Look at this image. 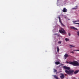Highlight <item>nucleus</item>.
I'll return each instance as SVG.
<instances>
[{
    "instance_id": "1",
    "label": "nucleus",
    "mask_w": 79,
    "mask_h": 79,
    "mask_svg": "<svg viewBox=\"0 0 79 79\" xmlns=\"http://www.w3.org/2000/svg\"><path fill=\"white\" fill-rule=\"evenodd\" d=\"M63 68L64 69H65V73H67V74H65V75H67V74H69V75H72V74H73V72H74V70H70L69 71L68 70H69V69H70L69 67L64 66H63Z\"/></svg>"
},
{
    "instance_id": "2",
    "label": "nucleus",
    "mask_w": 79,
    "mask_h": 79,
    "mask_svg": "<svg viewBox=\"0 0 79 79\" xmlns=\"http://www.w3.org/2000/svg\"><path fill=\"white\" fill-rule=\"evenodd\" d=\"M67 63H69V64H72V65H73L74 66H79V63L77 61H74V62L69 61L68 62V61L66 62Z\"/></svg>"
},
{
    "instance_id": "3",
    "label": "nucleus",
    "mask_w": 79,
    "mask_h": 79,
    "mask_svg": "<svg viewBox=\"0 0 79 79\" xmlns=\"http://www.w3.org/2000/svg\"><path fill=\"white\" fill-rule=\"evenodd\" d=\"M59 32L61 34H66V31L65 30L62 28H61L60 30H59Z\"/></svg>"
},
{
    "instance_id": "4",
    "label": "nucleus",
    "mask_w": 79,
    "mask_h": 79,
    "mask_svg": "<svg viewBox=\"0 0 79 79\" xmlns=\"http://www.w3.org/2000/svg\"><path fill=\"white\" fill-rule=\"evenodd\" d=\"M58 19H59V22L60 23L61 26H62V27H65V25H64L63 23L61 22V19L60 18V17L59 16L58 17Z\"/></svg>"
},
{
    "instance_id": "5",
    "label": "nucleus",
    "mask_w": 79,
    "mask_h": 79,
    "mask_svg": "<svg viewBox=\"0 0 79 79\" xmlns=\"http://www.w3.org/2000/svg\"><path fill=\"white\" fill-rule=\"evenodd\" d=\"M53 36L54 37H60L61 36L59 34L55 33L53 35Z\"/></svg>"
},
{
    "instance_id": "6",
    "label": "nucleus",
    "mask_w": 79,
    "mask_h": 79,
    "mask_svg": "<svg viewBox=\"0 0 79 79\" xmlns=\"http://www.w3.org/2000/svg\"><path fill=\"white\" fill-rule=\"evenodd\" d=\"M72 22H73V24H78L79 25V23H76V22H79V20H77L76 21H73Z\"/></svg>"
},
{
    "instance_id": "7",
    "label": "nucleus",
    "mask_w": 79,
    "mask_h": 79,
    "mask_svg": "<svg viewBox=\"0 0 79 79\" xmlns=\"http://www.w3.org/2000/svg\"><path fill=\"white\" fill-rule=\"evenodd\" d=\"M61 76H60V77L61 78V79H63L64 78V74L61 73Z\"/></svg>"
},
{
    "instance_id": "8",
    "label": "nucleus",
    "mask_w": 79,
    "mask_h": 79,
    "mask_svg": "<svg viewBox=\"0 0 79 79\" xmlns=\"http://www.w3.org/2000/svg\"><path fill=\"white\" fill-rule=\"evenodd\" d=\"M67 11H68V10L65 7L62 10V11L63 12H64V13H66V12H67Z\"/></svg>"
},
{
    "instance_id": "9",
    "label": "nucleus",
    "mask_w": 79,
    "mask_h": 79,
    "mask_svg": "<svg viewBox=\"0 0 79 79\" xmlns=\"http://www.w3.org/2000/svg\"><path fill=\"white\" fill-rule=\"evenodd\" d=\"M52 31H53V32H57L58 29H57V28H56L55 29H54L52 30Z\"/></svg>"
},
{
    "instance_id": "10",
    "label": "nucleus",
    "mask_w": 79,
    "mask_h": 79,
    "mask_svg": "<svg viewBox=\"0 0 79 79\" xmlns=\"http://www.w3.org/2000/svg\"><path fill=\"white\" fill-rule=\"evenodd\" d=\"M70 28L71 29H74V30H77H77H78L76 28L73 26L71 27Z\"/></svg>"
},
{
    "instance_id": "11",
    "label": "nucleus",
    "mask_w": 79,
    "mask_h": 79,
    "mask_svg": "<svg viewBox=\"0 0 79 79\" xmlns=\"http://www.w3.org/2000/svg\"><path fill=\"white\" fill-rule=\"evenodd\" d=\"M68 54H65L64 55L65 60H66V59L67 58V57H68Z\"/></svg>"
},
{
    "instance_id": "12",
    "label": "nucleus",
    "mask_w": 79,
    "mask_h": 79,
    "mask_svg": "<svg viewBox=\"0 0 79 79\" xmlns=\"http://www.w3.org/2000/svg\"><path fill=\"white\" fill-rule=\"evenodd\" d=\"M75 47L74 45H69V48H73V47Z\"/></svg>"
},
{
    "instance_id": "13",
    "label": "nucleus",
    "mask_w": 79,
    "mask_h": 79,
    "mask_svg": "<svg viewBox=\"0 0 79 79\" xmlns=\"http://www.w3.org/2000/svg\"><path fill=\"white\" fill-rule=\"evenodd\" d=\"M55 64H56L58 65V64H60V62H58L56 61L55 63Z\"/></svg>"
},
{
    "instance_id": "14",
    "label": "nucleus",
    "mask_w": 79,
    "mask_h": 79,
    "mask_svg": "<svg viewBox=\"0 0 79 79\" xmlns=\"http://www.w3.org/2000/svg\"><path fill=\"white\" fill-rule=\"evenodd\" d=\"M79 70H78L75 71L74 72V74H77V73H78V72H79Z\"/></svg>"
},
{
    "instance_id": "15",
    "label": "nucleus",
    "mask_w": 79,
    "mask_h": 79,
    "mask_svg": "<svg viewBox=\"0 0 79 79\" xmlns=\"http://www.w3.org/2000/svg\"><path fill=\"white\" fill-rule=\"evenodd\" d=\"M65 40L66 42H69V39L68 38H66L65 39Z\"/></svg>"
},
{
    "instance_id": "16",
    "label": "nucleus",
    "mask_w": 79,
    "mask_h": 79,
    "mask_svg": "<svg viewBox=\"0 0 79 79\" xmlns=\"http://www.w3.org/2000/svg\"><path fill=\"white\" fill-rule=\"evenodd\" d=\"M57 52L58 53L60 51V49L59 48V47H58V46L57 47Z\"/></svg>"
},
{
    "instance_id": "17",
    "label": "nucleus",
    "mask_w": 79,
    "mask_h": 79,
    "mask_svg": "<svg viewBox=\"0 0 79 79\" xmlns=\"http://www.w3.org/2000/svg\"><path fill=\"white\" fill-rule=\"evenodd\" d=\"M76 7H74V8H72V10H76V9H77V6H76Z\"/></svg>"
},
{
    "instance_id": "18",
    "label": "nucleus",
    "mask_w": 79,
    "mask_h": 79,
    "mask_svg": "<svg viewBox=\"0 0 79 79\" xmlns=\"http://www.w3.org/2000/svg\"><path fill=\"white\" fill-rule=\"evenodd\" d=\"M77 33L78 36H79V31H77Z\"/></svg>"
},
{
    "instance_id": "19",
    "label": "nucleus",
    "mask_w": 79,
    "mask_h": 79,
    "mask_svg": "<svg viewBox=\"0 0 79 79\" xmlns=\"http://www.w3.org/2000/svg\"><path fill=\"white\" fill-rule=\"evenodd\" d=\"M57 71L56 70V69H54V73H55V72H56Z\"/></svg>"
},
{
    "instance_id": "20",
    "label": "nucleus",
    "mask_w": 79,
    "mask_h": 79,
    "mask_svg": "<svg viewBox=\"0 0 79 79\" xmlns=\"http://www.w3.org/2000/svg\"><path fill=\"white\" fill-rule=\"evenodd\" d=\"M58 44H61V41H59L58 42Z\"/></svg>"
},
{
    "instance_id": "21",
    "label": "nucleus",
    "mask_w": 79,
    "mask_h": 79,
    "mask_svg": "<svg viewBox=\"0 0 79 79\" xmlns=\"http://www.w3.org/2000/svg\"><path fill=\"white\" fill-rule=\"evenodd\" d=\"M57 0V6H59V5H58V1H59V0Z\"/></svg>"
},
{
    "instance_id": "22",
    "label": "nucleus",
    "mask_w": 79,
    "mask_h": 79,
    "mask_svg": "<svg viewBox=\"0 0 79 79\" xmlns=\"http://www.w3.org/2000/svg\"><path fill=\"white\" fill-rule=\"evenodd\" d=\"M70 53H74V52L73 51H72L70 52Z\"/></svg>"
},
{
    "instance_id": "23",
    "label": "nucleus",
    "mask_w": 79,
    "mask_h": 79,
    "mask_svg": "<svg viewBox=\"0 0 79 79\" xmlns=\"http://www.w3.org/2000/svg\"><path fill=\"white\" fill-rule=\"evenodd\" d=\"M68 34H69V36H71V34H70V33H69Z\"/></svg>"
},
{
    "instance_id": "24",
    "label": "nucleus",
    "mask_w": 79,
    "mask_h": 79,
    "mask_svg": "<svg viewBox=\"0 0 79 79\" xmlns=\"http://www.w3.org/2000/svg\"><path fill=\"white\" fill-rule=\"evenodd\" d=\"M64 18H65V19H67V17L65 16L64 17Z\"/></svg>"
},
{
    "instance_id": "25",
    "label": "nucleus",
    "mask_w": 79,
    "mask_h": 79,
    "mask_svg": "<svg viewBox=\"0 0 79 79\" xmlns=\"http://www.w3.org/2000/svg\"><path fill=\"white\" fill-rule=\"evenodd\" d=\"M73 79H76V78L75 77H73Z\"/></svg>"
},
{
    "instance_id": "26",
    "label": "nucleus",
    "mask_w": 79,
    "mask_h": 79,
    "mask_svg": "<svg viewBox=\"0 0 79 79\" xmlns=\"http://www.w3.org/2000/svg\"><path fill=\"white\" fill-rule=\"evenodd\" d=\"M77 50H73V51H77Z\"/></svg>"
},
{
    "instance_id": "27",
    "label": "nucleus",
    "mask_w": 79,
    "mask_h": 79,
    "mask_svg": "<svg viewBox=\"0 0 79 79\" xmlns=\"http://www.w3.org/2000/svg\"><path fill=\"white\" fill-rule=\"evenodd\" d=\"M77 51L78 52H79V50H77Z\"/></svg>"
},
{
    "instance_id": "28",
    "label": "nucleus",
    "mask_w": 79,
    "mask_h": 79,
    "mask_svg": "<svg viewBox=\"0 0 79 79\" xmlns=\"http://www.w3.org/2000/svg\"><path fill=\"white\" fill-rule=\"evenodd\" d=\"M61 64V65H64V64Z\"/></svg>"
},
{
    "instance_id": "29",
    "label": "nucleus",
    "mask_w": 79,
    "mask_h": 79,
    "mask_svg": "<svg viewBox=\"0 0 79 79\" xmlns=\"http://www.w3.org/2000/svg\"><path fill=\"white\" fill-rule=\"evenodd\" d=\"M59 73H61V71L59 72Z\"/></svg>"
},
{
    "instance_id": "30",
    "label": "nucleus",
    "mask_w": 79,
    "mask_h": 79,
    "mask_svg": "<svg viewBox=\"0 0 79 79\" xmlns=\"http://www.w3.org/2000/svg\"><path fill=\"white\" fill-rule=\"evenodd\" d=\"M65 4H63V5H65Z\"/></svg>"
},
{
    "instance_id": "31",
    "label": "nucleus",
    "mask_w": 79,
    "mask_h": 79,
    "mask_svg": "<svg viewBox=\"0 0 79 79\" xmlns=\"http://www.w3.org/2000/svg\"><path fill=\"white\" fill-rule=\"evenodd\" d=\"M61 16H63V15H61Z\"/></svg>"
}]
</instances>
